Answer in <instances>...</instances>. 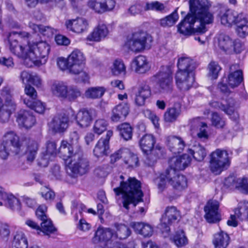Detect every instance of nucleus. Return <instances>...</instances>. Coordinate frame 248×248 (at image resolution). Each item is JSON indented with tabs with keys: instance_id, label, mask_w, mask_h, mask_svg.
I'll use <instances>...</instances> for the list:
<instances>
[{
	"instance_id": "f257e3e1",
	"label": "nucleus",
	"mask_w": 248,
	"mask_h": 248,
	"mask_svg": "<svg viewBox=\"0 0 248 248\" xmlns=\"http://www.w3.org/2000/svg\"><path fill=\"white\" fill-rule=\"evenodd\" d=\"M30 36L26 31L10 32L8 39L11 52L23 59L27 67L45 64L47 61L50 46L45 41L30 42Z\"/></svg>"
},
{
	"instance_id": "f03ea898",
	"label": "nucleus",
	"mask_w": 248,
	"mask_h": 248,
	"mask_svg": "<svg viewBox=\"0 0 248 248\" xmlns=\"http://www.w3.org/2000/svg\"><path fill=\"white\" fill-rule=\"evenodd\" d=\"M189 12L178 25V31L184 35L204 33L207 31L206 25L212 23L214 19L208 0H189Z\"/></svg>"
},
{
	"instance_id": "7ed1b4c3",
	"label": "nucleus",
	"mask_w": 248,
	"mask_h": 248,
	"mask_svg": "<svg viewBox=\"0 0 248 248\" xmlns=\"http://www.w3.org/2000/svg\"><path fill=\"white\" fill-rule=\"evenodd\" d=\"M80 136L77 131L71 132L69 136L70 143L62 140L59 150L61 157L74 174L82 175L89 170V161L83 156L79 143Z\"/></svg>"
},
{
	"instance_id": "20e7f679",
	"label": "nucleus",
	"mask_w": 248,
	"mask_h": 248,
	"mask_svg": "<svg viewBox=\"0 0 248 248\" xmlns=\"http://www.w3.org/2000/svg\"><path fill=\"white\" fill-rule=\"evenodd\" d=\"M124 179L123 175L116 178V182L113 181L112 186H115L113 191L116 195H122L123 206L128 209L130 204L135 206L139 202L142 201L143 193L140 181L133 177H129L126 181Z\"/></svg>"
},
{
	"instance_id": "39448f33",
	"label": "nucleus",
	"mask_w": 248,
	"mask_h": 248,
	"mask_svg": "<svg viewBox=\"0 0 248 248\" xmlns=\"http://www.w3.org/2000/svg\"><path fill=\"white\" fill-rule=\"evenodd\" d=\"M70 73L78 76L79 80L86 82L90 77L86 66V57L78 49H74L68 56Z\"/></svg>"
},
{
	"instance_id": "423d86ee",
	"label": "nucleus",
	"mask_w": 248,
	"mask_h": 248,
	"mask_svg": "<svg viewBox=\"0 0 248 248\" xmlns=\"http://www.w3.org/2000/svg\"><path fill=\"white\" fill-rule=\"evenodd\" d=\"M152 42V37L146 32H136L128 35L124 46L134 52H140L145 49H149Z\"/></svg>"
},
{
	"instance_id": "0eeeda50",
	"label": "nucleus",
	"mask_w": 248,
	"mask_h": 248,
	"mask_svg": "<svg viewBox=\"0 0 248 248\" xmlns=\"http://www.w3.org/2000/svg\"><path fill=\"white\" fill-rule=\"evenodd\" d=\"M210 156V169L216 175L220 174L230 165L231 159L226 150L217 149L211 153Z\"/></svg>"
},
{
	"instance_id": "6e6552de",
	"label": "nucleus",
	"mask_w": 248,
	"mask_h": 248,
	"mask_svg": "<svg viewBox=\"0 0 248 248\" xmlns=\"http://www.w3.org/2000/svg\"><path fill=\"white\" fill-rule=\"evenodd\" d=\"M238 65H232L230 67V73L228 78L225 79V82L223 79L221 82L218 83V87L220 91L225 93L231 92L230 88L233 89L238 87L243 81V76L242 70L237 69Z\"/></svg>"
},
{
	"instance_id": "1a4fd4ad",
	"label": "nucleus",
	"mask_w": 248,
	"mask_h": 248,
	"mask_svg": "<svg viewBox=\"0 0 248 248\" xmlns=\"http://www.w3.org/2000/svg\"><path fill=\"white\" fill-rule=\"evenodd\" d=\"M0 94L4 99V103L0 108V116L3 119L6 120L9 116H11L16 111L17 104L10 87L8 86L3 87L0 91Z\"/></svg>"
},
{
	"instance_id": "9d476101",
	"label": "nucleus",
	"mask_w": 248,
	"mask_h": 248,
	"mask_svg": "<svg viewBox=\"0 0 248 248\" xmlns=\"http://www.w3.org/2000/svg\"><path fill=\"white\" fill-rule=\"evenodd\" d=\"M215 43L220 49L227 53L232 51L239 53L242 47L239 40H233L229 35L223 33L219 34L216 36Z\"/></svg>"
},
{
	"instance_id": "9b49d317",
	"label": "nucleus",
	"mask_w": 248,
	"mask_h": 248,
	"mask_svg": "<svg viewBox=\"0 0 248 248\" xmlns=\"http://www.w3.org/2000/svg\"><path fill=\"white\" fill-rule=\"evenodd\" d=\"M234 213V215H232L227 221L229 226L235 227L239 221L248 222V202L244 201L240 202Z\"/></svg>"
},
{
	"instance_id": "f8f14e48",
	"label": "nucleus",
	"mask_w": 248,
	"mask_h": 248,
	"mask_svg": "<svg viewBox=\"0 0 248 248\" xmlns=\"http://www.w3.org/2000/svg\"><path fill=\"white\" fill-rule=\"evenodd\" d=\"M173 68L170 66L162 67L161 70L155 75L157 84L163 90L170 89L173 82Z\"/></svg>"
},
{
	"instance_id": "ddd939ff",
	"label": "nucleus",
	"mask_w": 248,
	"mask_h": 248,
	"mask_svg": "<svg viewBox=\"0 0 248 248\" xmlns=\"http://www.w3.org/2000/svg\"><path fill=\"white\" fill-rule=\"evenodd\" d=\"M180 216L179 212L174 206H168L160 219V229L162 232H169L170 225Z\"/></svg>"
},
{
	"instance_id": "4468645a",
	"label": "nucleus",
	"mask_w": 248,
	"mask_h": 248,
	"mask_svg": "<svg viewBox=\"0 0 248 248\" xmlns=\"http://www.w3.org/2000/svg\"><path fill=\"white\" fill-rule=\"evenodd\" d=\"M175 79L176 85L180 90L188 91L193 86L195 81L194 72L177 71Z\"/></svg>"
},
{
	"instance_id": "2eb2a0df",
	"label": "nucleus",
	"mask_w": 248,
	"mask_h": 248,
	"mask_svg": "<svg viewBox=\"0 0 248 248\" xmlns=\"http://www.w3.org/2000/svg\"><path fill=\"white\" fill-rule=\"evenodd\" d=\"M73 115L74 110L69 109L66 113H61L55 116L50 124L52 129L56 132H63L69 125V115Z\"/></svg>"
},
{
	"instance_id": "dca6fc26",
	"label": "nucleus",
	"mask_w": 248,
	"mask_h": 248,
	"mask_svg": "<svg viewBox=\"0 0 248 248\" xmlns=\"http://www.w3.org/2000/svg\"><path fill=\"white\" fill-rule=\"evenodd\" d=\"M115 4V0H89L87 2L90 9L100 14L112 11Z\"/></svg>"
},
{
	"instance_id": "f3484780",
	"label": "nucleus",
	"mask_w": 248,
	"mask_h": 248,
	"mask_svg": "<svg viewBox=\"0 0 248 248\" xmlns=\"http://www.w3.org/2000/svg\"><path fill=\"white\" fill-rule=\"evenodd\" d=\"M113 135V131L108 130L105 137L101 138L95 145L93 153L97 157H103L108 154L109 150V142L110 138Z\"/></svg>"
},
{
	"instance_id": "a211bd4d",
	"label": "nucleus",
	"mask_w": 248,
	"mask_h": 248,
	"mask_svg": "<svg viewBox=\"0 0 248 248\" xmlns=\"http://www.w3.org/2000/svg\"><path fill=\"white\" fill-rule=\"evenodd\" d=\"M12 150L13 153L19 154L22 143L19 141V137L13 131H9L5 134L3 137L2 143Z\"/></svg>"
},
{
	"instance_id": "6ab92c4d",
	"label": "nucleus",
	"mask_w": 248,
	"mask_h": 248,
	"mask_svg": "<svg viewBox=\"0 0 248 248\" xmlns=\"http://www.w3.org/2000/svg\"><path fill=\"white\" fill-rule=\"evenodd\" d=\"M65 25L67 30L72 32L80 34L86 31L88 29V21L82 17L67 20Z\"/></svg>"
},
{
	"instance_id": "aec40b11",
	"label": "nucleus",
	"mask_w": 248,
	"mask_h": 248,
	"mask_svg": "<svg viewBox=\"0 0 248 248\" xmlns=\"http://www.w3.org/2000/svg\"><path fill=\"white\" fill-rule=\"evenodd\" d=\"M210 105L215 108L223 110L233 120H236L239 117L238 113L236 111L237 108L235 106L234 100L232 98L228 99L227 106L217 101L211 102Z\"/></svg>"
},
{
	"instance_id": "412c9836",
	"label": "nucleus",
	"mask_w": 248,
	"mask_h": 248,
	"mask_svg": "<svg viewBox=\"0 0 248 248\" xmlns=\"http://www.w3.org/2000/svg\"><path fill=\"white\" fill-rule=\"evenodd\" d=\"M22 145L25 147L24 155L28 163H32L35 159L39 145L37 141L29 138H25L22 141Z\"/></svg>"
},
{
	"instance_id": "4be33fe9",
	"label": "nucleus",
	"mask_w": 248,
	"mask_h": 248,
	"mask_svg": "<svg viewBox=\"0 0 248 248\" xmlns=\"http://www.w3.org/2000/svg\"><path fill=\"white\" fill-rule=\"evenodd\" d=\"M131 66L132 70L136 73L144 74L150 70L151 64L146 57L139 55L133 59Z\"/></svg>"
},
{
	"instance_id": "5701e85b",
	"label": "nucleus",
	"mask_w": 248,
	"mask_h": 248,
	"mask_svg": "<svg viewBox=\"0 0 248 248\" xmlns=\"http://www.w3.org/2000/svg\"><path fill=\"white\" fill-rule=\"evenodd\" d=\"M167 174L169 184L174 189L181 191L187 187V180L185 176L180 175L172 170H167Z\"/></svg>"
},
{
	"instance_id": "b1692460",
	"label": "nucleus",
	"mask_w": 248,
	"mask_h": 248,
	"mask_svg": "<svg viewBox=\"0 0 248 248\" xmlns=\"http://www.w3.org/2000/svg\"><path fill=\"white\" fill-rule=\"evenodd\" d=\"M16 122L20 127L28 129L34 125L35 119L30 111L22 109L17 113Z\"/></svg>"
},
{
	"instance_id": "393cba45",
	"label": "nucleus",
	"mask_w": 248,
	"mask_h": 248,
	"mask_svg": "<svg viewBox=\"0 0 248 248\" xmlns=\"http://www.w3.org/2000/svg\"><path fill=\"white\" fill-rule=\"evenodd\" d=\"M218 207V202L213 200L209 201L205 206V218L209 223H216L220 220Z\"/></svg>"
},
{
	"instance_id": "a878e982",
	"label": "nucleus",
	"mask_w": 248,
	"mask_h": 248,
	"mask_svg": "<svg viewBox=\"0 0 248 248\" xmlns=\"http://www.w3.org/2000/svg\"><path fill=\"white\" fill-rule=\"evenodd\" d=\"M191 160V156L186 154L173 156L169 160L170 168L168 170H172L175 172L183 170L190 164Z\"/></svg>"
},
{
	"instance_id": "bb28decb",
	"label": "nucleus",
	"mask_w": 248,
	"mask_h": 248,
	"mask_svg": "<svg viewBox=\"0 0 248 248\" xmlns=\"http://www.w3.org/2000/svg\"><path fill=\"white\" fill-rule=\"evenodd\" d=\"M108 34L107 26L104 24H99L88 34L85 40L87 42H98L104 39Z\"/></svg>"
},
{
	"instance_id": "cd10ccee",
	"label": "nucleus",
	"mask_w": 248,
	"mask_h": 248,
	"mask_svg": "<svg viewBox=\"0 0 248 248\" xmlns=\"http://www.w3.org/2000/svg\"><path fill=\"white\" fill-rule=\"evenodd\" d=\"M240 14H238L237 12L229 10H221L218 16L220 18L221 23L226 26L230 27L232 24H235L238 21Z\"/></svg>"
},
{
	"instance_id": "c85d7f7f",
	"label": "nucleus",
	"mask_w": 248,
	"mask_h": 248,
	"mask_svg": "<svg viewBox=\"0 0 248 248\" xmlns=\"http://www.w3.org/2000/svg\"><path fill=\"white\" fill-rule=\"evenodd\" d=\"M57 153L56 143L54 141H48L46 144V153L41 156L38 162L39 165L43 167H46L49 161L56 155Z\"/></svg>"
},
{
	"instance_id": "c756f323",
	"label": "nucleus",
	"mask_w": 248,
	"mask_h": 248,
	"mask_svg": "<svg viewBox=\"0 0 248 248\" xmlns=\"http://www.w3.org/2000/svg\"><path fill=\"white\" fill-rule=\"evenodd\" d=\"M129 113V107L125 103L120 104L115 107L111 115V120L114 122L124 120Z\"/></svg>"
},
{
	"instance_id": "7c9ffc66",
	"label": "nucleus",
	"mask_w": 248,
	"mask_h": 248,
	"mask_svg": "<svg viewBox=\"0 0 248 248\" xmlns=\"http://www.w3.org/2000/svg\"><path fill=\"white\" fill-rule=\"evenodd\" d=\"M167 145L171 152L174 154H177L183 151L186 144L181 137L170 136L167 139Z\"/></svg>"
},
{
	"instance_id": "2f4dec72",
	"label": "nucleus",
	"mask_w": 248,
	"mask_h": 248,
	"mask_svg": "<svg viewBox=\"0 0 248 248\" xmlns=\"http://www.w3.org/2000/svg\"><path fill=\"white\" fill-rule=\"evenodd\" d=\"M151 94V91L149 86L146 84L141 85L136 94L135 103L138 106L143 105L146 99L149 98Z\"/></svg>"
},
{
	"instance_id": "473e14b6",
	"label": "nucleus",
	"mask_w": 248,
	"mask_h": 248,
	"mask_svg": "<svg viewBox=\"0 0 248 248\" xmlns=\"http://www.w3.org/2000/svg\"><path fill=\"white\" fill-rule=\"evenodd\" d=\"M212 242L215 248H226L230 242V237L226 232L220 231L214 235Z\"/></svg>"
},
{
	"instance_id": "72a5a7b5",
	"label": "nucleus",
	"mask_w": 248,
	"mask_h": 248,
	"mask_svg": "<svg viewBox=\"0 0 248 248\" xmlns=\"http://www.w3.org/2000/svg\"><path fill=\"white\" fill-rule=\"evenodd\" d=\"M155 142V138L153 135L146 134L141 138L140 145L143 152L148 155L153 149Z\"/></svg>"
},
{
	"instance_id": "f704fd0d",
	"label": "nucleus",
	"mask_w": 248,
	"mask_h": 248,
	"mask_svg": "<svg viewBox=\"0 0 248 248\" xmlns=\"http://www.w3.org/2000/svg\"><path fill=\"white\" fill-rule=\"evenodd\" d=\"M131 226L134 231L144 237H150L153 233V228L149 224L142 222H132Z\"/></svg>"
},
{
	"instance_id": "c9c22d12",
	"label": "nucleus",
	"mask_w": 248,
	"mask_h": 248,
	"mask_svg": "<svg viewBox=\"0 0 248 248\" xmlns=\"http://www.w3.org/2000/svg\"><path fill=\"white\" fill-rule=\"evenodd\" d=\"M78 125L82 128L89 126L92 121V116L90 112L85 109H80L76 115Z\"/></svg>"
},
{
	"instance_id": "e433bc0d",
	"label": "nucleus",
	"mask_w": 248,
	"mask_h": 248,
	"mask_svg": "<svg viewBox=\"0 0 248 248\" xmlns=\"http://www.w3.org/2000/svg\"><path fill=\"white\" fill-rule=\"evenodd\" d=\"M177 71H186L193 72L195 66L192 60L188 57L182 56L179 58L177 62Z\"/></svg>"
},
{
	"instance_id": "4c0bfd02",
	"label": "nucleus",
	"mask_w": 248,
	"mask_h": 248,
	"mask_svg": "<svg viewBox=\"0 0 248 248\" xmlns=\"http://www.w3.org/2000/svg\"><path fill=\"white\" fill-rule=\"evenodd\" d=\"M170 239L174 244L179 248L186 246L188 243V240L183 230H179L175 232L170 237Z\"/></svg>"
},
{
	"instance_id": "58836bf2",
	"label": "nucleus",
	"mask_w": 248,
	"mask_h": 248,
	"mask_svg": "<svg viewBox=\"0 0 248 248\" xmlns=\"http://www.w3.org/2000/svg\"><path fill=\"white\" fill-rule=\"evenodd\" d=\"M29 27L34 32H40L43 35L47 37L52 36L55 32V30L50 27L37 25L31 21L29 22Z\"/></svg>"
},
{
	"instance_id": "ea45409f",
	"label": "nucleus",
	"mask_w": 248,
	"mask_h": 248,
	"mask_svg": "<svg viewBox=\"0 0 248 248\" xmlns=\"http://www.w3.org/2000/svg\"><path fill=\"white\" fill-rule=\"evenodd\" d=\"M122 153L124 161L129 167L135 168L138 166L139 158L137 155L127 148H123Z\"/></svg>"
},
{
	"instance_id": "a19ab883",
	"label": "nucleus",
	"mask_w": 248,
	"mask_h": 248,
	"mask_svg": "<svg viewBox=\"0 0 248 248\" xmlns=\"http://www.w3.org/2000/svg\"><path fill=\"white\" fill-rule=\"evenodd\" d=\"M187 152L198 161L203 160L206 155L205 148L199 143L193 145Z\"/></svg>"
},
{
	"instance_id": "79ce46f5",
	"label": "nucleus",
	"mask_w": 248,
	"mask_h": 248,
	"mask_svg": "<svg viewBox=\"0 0 248 248\" xmlns=\"http://www.w3.org/2000/svg\"><path fill=\"white\" fill-rule=\"evenodd\" d=\"M67 85L62 82L55 81L51 87L52 94L59 98L64 99L66 94Z\"/></svg>"
},
{
	"instance_id": "37998d69",
	"label": "nucleus",
	"mask_w": 248,
	"mask_h": 248,
	"mask_svg": "<svg viewBox=\"0 0 248 248\" xmlns=\"http://www.w3.org/2000/svg\"><path fill=\"white\" fill-rule=\"evenodd\" d=\"M226 182H233V185L243 193H248V179L246 178L234 179L232 177H228Z\"/></svg>"
},
{
	"instance_id": "c03bdc74",
	"label": "nucleus",
	"mask_w": 248,
	"mask_h": 248,
	"mask_svg": "<svg viewBox=\"0 0 248 248\" xmlns=\"http://www.w3.org/2000/svg\"><path fill=\"white\" fill-rule=\"evenodd\" d=\"M41 223L38 234L40 235H49L56 232L57 229L54 226L50 218L46 219Z\"/></svg>"
},
{
	"instance_id": "a18cd8bd",
	"label": "nucleus",
	"mask_w": 248,
	"mask_h": 248,
	"mask_svg": "<svg viewBox=\"0 0 248 248\" xmlns=\"http://www.w3.org/2000/svg\"><path fill=\"white\" fill-rule=\"evenodd\" d=\"M238 18L240 19L235 24L237 25L236 31L240 37H244L248 34L247 20L243 14H240Z\"/></svg>"
},
{
	"instance_id": "49530a36",
	"label": "nucleus",
	"mask_w": 248,
	"mask_h": 248,
	"mask_svg": "<svg viewBox=\"0 0 248 248\" xmlns=\"http://www.w3.org/2000/svg\"><path fill=\"white\" fill-rule=\"evenodd\" d=\"M115 226L116 228L115 233H114L115 240L125 239L130 236L131 231L127 226L123 224L116 223Z\"/></svg>"
},
{
	"instance_id": "de8ad7c7",
	"label": "nucleus",
	"mask_w": 248,
	"mask_h": 248,
	"mask_svg": "<svg viewBox=\"0 0 248 248\" xmlns=\"http://www.w3.org/2000/svg\"><path fill=\"white\" fill-rule=\"evenodd\" d=\"M15 248H27L28 243L24 233L22 232H17L14 236L12 242Z\"/></svg>"
},
{
	"instance_id": "09e8293b",
	"label": "nucleus",
	"mask_w": 248,
	"mask_h": 248,
	"mask_svg": "<svg viewBox=\"0 0 248 248\" xmlns=\"http://www.w3.org/2000/svg\"><path fill=\"white\" fill-rule=\"evenodd\" d=\"M112 74L116 76L125 75L126 74V66L124 62L120 59L115 60L111 67Z\"/></svg>"
},
{
	"instance_id": "8fccbe9b",
	"label": "nucleus",
	"mask_w": 248,
	"mask_h": 248,
	"mask_svg": "<svg viewBox=\"0 0 248 248\" xmlns=\"http://www.w3.org/2000/svg\"><path fill=\"white\" fill-rule=\"evenodd\" d=\"M24 103L29 108L34 110L36 112L43 113L45 109V106L39 100L30 101L27 98L22 97Z\"/></svg>"
},
{
	"instance_id": "3c124183",
	"label": "nucleus",
	"mask_w": 248,
	"mask_h": 248,
	"mask_svg": "<svg viewBox=\"0 0 248 248\" xmlns=\"http://www.w3.org/2000/svg\"><path fill=\"white\" fill-rule=\"evenodd\" d=\"M106 92L103 87H95L89 88L85 93L87 98L96 99L101 97Z\"/></svg>"
},
{
	"instance_id": "603ef678",
	"label": "nucleus",
	"mask_w": 248,
	"mask_h": 248,
	"mask_svg": "<svg viewBox=\"0 0 248 248\" xmlns=\"http://www.w3.org/2000/svg\"><path fill=\"white\" fill-rule=\"evenodd\" d=\"M179 16L175 10L169 16L159 20L160 26L163 27L172 26L178 21Z\"/></svg>"
},
{
	"instance_id": "864d4df0",
	"label": "nucleus",
	"mask_w": 248,
	"mask_h": 248,
	"mask_svg": "<svg viewBox=\"0 0 248 248\" xmlns=\"http://www.w3.org/2000/svg\"><path fill=\"white\" fill-rule=\"evenodd\" d=\"M5 205L14 211H18L20 209V204L17 198L10 194H7L4 199Z\"/></svg>"
},
{
	"instance_id": "5fc2aeb1",
	"label": "nucleus",
	"mask_w": 248,
	"mask_h": 248,
	"mask_svg": "<svg viewBox=\"0 0 248 248\" xmlns=\"http://www.w3.org/2000/svg\"><path fill=\"white\" fill-rule=\"evenodd\" d=\"M181 113L179 107H172L167 110L164 113V120L167 122H173L176 120Z\"/></svg>"
},
{
	"instance_id": "6e6d98bb",
	"label": "nucleus",
	"mask_w": 248,
	"mask_h": 248,
	"mask_svg": "<svg viewBox=\"0 0 248 248\" xmlns=\"http://www.w3.org/2000/svg\"><path fill=\"white\" fill-rule=\"evenodd\" d=\"M120 134L124 140H127L131 139L132 136V128L129 124L123 123L117 127Z\"/></svg>"
},
{
	"instance_id": "4d7b16f0",
	"label": "nucleus",
	"mask_w": 248,
	"mask_h": 248,
	"mask_svg": "<svg viewBox=\"0 0 248 248\" xmlns=\"http://www.w3.org/2000/svg\"><path fill=\"white\" fill-rule=\"evenodd\" d=\"M221 70L220 66L216 62H211L208 66V76L212 79H217Z\"/></svg>"
},
{
	"instance_id": "13d9d810",
	"label": "nucleus",
	"mask_w": 248,
	"mask_h": 248,
	"mask_svg": "<svg viewBox=\"0 0 248 248\" xmlns=\"http://www.w3.org/2000/svg\"><path fill=\"white\" fill-rule=\"evenodd\" d=\"M108 125V123L105 120L99 119L94 122L93 130L95 134L99 136L107 130Z\"/></svg>"
},
{
	"instance_id": "bf43d9fd",
	"label": "nucleus",
	"mask_w": 248,
	"mask_h": 248,
	"mask_svg": "<svg viewBox=\"0 0 248 248\" xmlns=\"http://www.w3.org/2000/svg\"><path fill=\"white\" fill-rule=\"evenodd\" d=\"M211 122L212 125L217 128H223L226 125L225 120L217 112L212 114Z\"/></svg>"
},
{
	"instance_id": "052dcab7",
	"label": "nucleus",
	"mask_w": 248,
	"mask_h": 248,
	"mask_svg": "<svg viewBox=\"0 0 248 248\" xmlns=\"http://www.w3.org/2000/svg\"><path fill=\"white\" fill-rule=\"evenodd\" d=\"M66 93L64 99H67L70 101L75 100L77 97L80 96L81 94L80 91L76 87L72 86H67Z\"/></svg>"
},
{
	"instance_id": "680f3d73",
	"label": "nucleus",
	"mask_w": 248,
	"mask_h": 248,
	"mask_svg": "<svg viewBox=\"0 0 248 248\" xmlns=\"http://www.w3.org/2000/svg\"><path fill=\"white\" fill-rule=\"evenodd\" d=\"M28 5L30 7L35 6L38 3H46L48 2H54L60 7H62L64 5V0H25Z\"/></svg>"
},
{
	"instance_id": "e2e57ef3",
	"label": "nucleus",
	"mask_w": 248,
	"mask_h": 248,
	"mask_svg": "<svg viewBox=\"0 0 248 248\" xmlns=\"http://www.w3.org/2000/svg\"><path fill=\"white\" fill-rule=\"evenodd\" d=\"M168 175L167 174V171L165 173L162 174L155 180V183L157 185V187L159 191H162L166 187L168 183L169 184V179L168 178Z\"/></svg>"
},
{
	"instance_id": "0e129e2a",
	"label": "nucleus",
	"mask_w": 248,
	"mask_h": 248,
	"mask_svg": "<svg viewBox=\"0 0 248 248\" xmlns=\"http://www.w3.org/2000/svg\"><path fill=\"white\" fill-rule=\"evenodd\" d=\"M145 8L147 10L161 12L164 10L165 6L163 3L157 1H155L147 3Z\"/></svg>"
},
{
	"instance_id": "69168bd1",
	"label": "nucleus",
	"mask_w": 248,
	"mask_h": 248,
	"mask_svg": "<svg viewBox=\"0 0 248 248\" xmlns=\"http://www.w3.org/2000/svg\"><path fill=\"white\" fill-rule=\"evenodd\" d=\"M47 207L45 205H40L36 210V216L37 218L41 221H44L49 218L46 215Z\"/></svg>"
},
{
	"instance_id": "338daca9",
	"label": "nucleus",
	"mask_w": 248,
	"mask_h": 248,
	"mask_svg": "<svg viewBox=\"0 0 248 248\" xmlns=\"http://www.w3.org/2000/svg\"><path fill=\"white\" fill-rule=\"evenodd\" d=\"M26 95L29 97L30 101H34L37 99V93L35 89L29 84L26 85L24 89Z\"/></svg>"
},
{
	"instance_id": "774afa93",
	"label": "nucleus",
	"mask_w": 248,
	"mask_h": 248,
	"mask_svg": "<svg viewBox=\"0 0 248 248\" xmlns=\"http://www.w3.org/2000/svg\"><path fill=\"white\" fill-rule=\"evenodd\" d=\"M207 129V125L205 123L199 128V131L197 133L198 138L203 141L208 140L209 135Z\"/></svg>"
}]
</instances>
